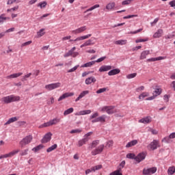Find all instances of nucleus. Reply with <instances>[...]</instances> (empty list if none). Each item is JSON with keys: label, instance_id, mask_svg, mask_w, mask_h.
Listing matches in <instances>:
<instances>
[{"label": "nucleus", "instance_id": "1", "mask_svg": "<svg viewBox=\"0 0 175 175\" xmlns=\"http://www.w3.org/2000/svg\"><path fill=\"white\" fill-rule=\"evenodd\" d=\"M20 96H15V95H10L4 96L1 99V101L3 103L8 104L12 103L13 102H18L20 101Z\"/></svg>", "mask_w": 175, "mask_h": 175}, {"label": "nucleus", "instance_id": "2", "mask_svg": "<svg viewBox=\"0 0 175 175\" xmlns=\"http://www.w3.org/2000/svg\"><path fill=\"white\" fill-rule=\"evenodd\" d=\"M32 140H33V137H32L31 135H29L25 137L23 139H21L19 142V144L21 147L23 148V147H25V146L29 144V143H31Z\"/></svg>", "mask_w": 175, "mask_h": 175}, {"label": "nucleus", "instance_id": "3", "mask_svg": "<svg viewBox=\"0 0 175 175\" xmlns=\"http://www.w3.org/2000/svg\"><path fill=\"white\" fill-rule=\"evenodd\" d=\"M59 87H61V83L57 82L45 85V90L47 91H53V90L59 88Z\"/></svg>", "mask_w": 175, "mask_h": 175}, {"label": "nucleus", "instance_id": "4", "mask_svg": "<svg viewBox=\"0 0 175 175\" xmlns=\"http://www.w3.org/2000/svg\"><path fill=\"white\" fill-rule=\"evenodd\" d=\"M157 167H152L150 168H144L142 174L144 175H151L157 173Z\"/></svg>", "mask_w": 175, "mask_h": 175}, {"label": "nucleus", "instance_id": "5", "mask_svg": "<svg viewBox=\"0 0 175 175\" xmlns=\"http://www.w3.org/2000/svg\"><path fill=\"white\" fill-rule=\"evenodd\" d=\"M158 147H161L159 145V141L157 139H153V141L148 146V148L152 150V151L157 150Z\"/></svg>", "mask_w": 175, "mask_h": 175}, {"label": "nucleus", "instance_id": "6", "mask_svg": "<svg viewBox=\"0 0 175 175\" xmlns=\"http://www.w3.org/2000/svg\"><path fill=\"white\" fill-rule=\"evenodd\" d=\"M92 39L96 40V38H92V39L86 40L83 44L80 46L81 49H83V47H87L88 46H94V44H95V42Z\"/></svg>", "mask_w": 175, "mask_h": 175}, {"label": "nucleus", "instance_id": "7", "mask_svg": "<svg viewBox=\"0 0 175 175\" xmlns=\"http://www.w3.org/2000/svg\"><path fill=\"white\" fill-rule=\"evenodd\" d=\"M104 148H105V145L101 144L98 146V148H96V149L92 151V155L95 156V155H98V154H100L103 151Z\"/></svg>", "mask_w": 175, "mask_h": 175}, {"label": "nucleus", "instance_id": "8", "mask_svg": "<svg viewBox=\"0 0 175 175\" xmlns=\"http://www.w3.org/2000/svg\"><path fill=\"white\" fill-rule=\"evenodd\" d=\"M106 118H107V116H106V115H103L95 119H93L92 120V122L93 124H94L95 122H101V123L106 122Z\"/></svg>", "mask_w": 175, "mask_h": 175}, {"label": "nucleus", "instance_id": "9", "mask_svg": "<svg viewBox=\"0 0 175 175\" xmlns=\"http://www.w3.org/2000/svg\"><path fill=\"white\" fill-rule=\"evenodd\" d=\"M144 159H146V153L144 152H141L135 156V161L138 163H140V162H142V161H144Z\"/></svg>", "mask_w": 175, "mask_h": 175}, {"label": "nucleus", "instance_id": "10", "mask_svg": "<svg viewBox=\"0 0 175 175\" xmlns=\"http://www.w3.org/2000/svg\"><path fill=\"white\" fill-rule=\"evenodd\" d=\"M85 31H87V26H83L79 27L75 30H72L71 32L72 33H74V35H78V33H82V32H84Z\"/></svg>", "mask_w": 175, "mask_h": 175}, {"label": "nucleus", "instance_id": "11", "mask_svg": "<svg viewBox=\"0 0 175 175\" xmlns=\"http://www.w3.org/2000/svg\"><path fill=\"white\" fill-rule=\"evenodd\" d=\"M91 36H92V34H87L85 36L77 37L75 40H70V42H80V40H85V39L91 38Z\"/></svg>", "mask_w": 175, "mask_h": 175}, {"label": "nucleus", "instance_id": "12", "mask_svg": "<svg viewBox=\"0 0 175 175\" xmlns=\"http://www.w3.org/2000/svg\"><path fill=\"white\" fill-rule=\"evenodd\" d=\"M51 136L53 134L51 133H47L42 139V143H49L51 140Z\"/></svg>", "mask_w": 175, "mask_h": 175}, {"label": "nucleus", "instance_id": "13", "mask_svg": "<svg viewBox=\"0 0 175 175\" xmlns=\"http://www.w3.org/2000/svg\"><path fill=\"white\" fill-rule=\"evenodd\" d=\"M73 95H75L73 92L64 93L58 98V102H61V100H64V99H66V98H69V96H73Z\"/></svg>", "mask_w": 175, "mask_h": 175}, {"label": "nucleus", "instance_id": "14", "mask_svg": "<svg viewBox=\"0 0 175 175\" xmlns=\"http://www.w3.org/2000/svg\"><path fill=\"white\" fill-rule=\"evenodd\" d=\"M92 83H96V79L94 77H90L85 81V83L87 84V85H90V84H92Z\"/></svg>", "mask_w": 175, "mask_h": 175}, {"label": "nucleus", "instance_id": "15", "mask_svg": "<svg viewBox=\"0 0 175 175\" xmlns=\"http://www.w3.org/2000/svg\"><path fill=\"white\" fill-rule=\"evenodd\" d=\"M162 59H166V57L159 56L158 57H152L150 59H148V62H155V61H161Z\"/></svg>", "mask_w": 175, "mask_h": 175}, {"label": "nucleus", "instance_id": "16", "mask_svg": "<svg viewBox=\"0 0 175 175\" xmlns=\"http://www.w3.org/2000/svg\"><path fill=\"white\" fill-rule=\"evenodd\" d=\"M139 122H141L142 124H150V122H151V117L147 116L139 120Z\"/></svg>", "mask_w": 175, "mask_h": 175}, {"label": "nucleus", "instance_id": "17", "mask_svg": "<svg viewBox=\"0 0 175 175\" xmlns=\"http://www.w3.org/2000/svg\"><path fill=\"white\" fill-rule=\"evenodd\" d=\"M137 143H139L137 139H133L126 144V148H130V147H133L134 146H136Z\"/></svg>", "mask_w": 175, "mask_h": 175}, {"label": "nucleus", "instance_id": "18", "mask_svg": "<svg viewBox=\"0 0 175 175\" xmlns=\"http://www.w3.org/2000/svg\"><path fill=\"white\" fill-rule=\"evenodd\" d=\"M163 35V30L161 29H159L157 30L156 33H154L153 38L154 39H157L158 38H161Z\"/></svg>", "mask_w": 175, "mask_h": 175}, {"label": "nucleus", "instance_id": "19", "mask_svg": "<svg viewBox=\"0 0 175 175\" xmlns=\"http://www.w3.org/2000/svg\"><path fill=\"white\" fill-rule=\"evenodd\" d=\"M49 122L51 123V126H53V125H57V124H59V122H61V118H54L53 119L50 120Z\"/></svg>", "mask_w": 175, "mask_h": 175}, {"label": "nucleus", "instance_id": "20", "mask_svg": "<svg viewBox=\"0 0 175 175\" xmlns=\"http://www.w3.org/2000/svg\"><path fill=\"white\" fill-rule=\"evenodd\" d=\"M20 76H23V72H18L12 74L10 75H8L6 77V79H17V77H20Z\"/></svg>", "mask_w": 175, "mask_h": 175}, {"label": "nucleus", "instance_id": "21", "mask_svg": "<svg viewBox=\"0 0 175 175\" xmlns=\"http://www.w3.org/2000/svg\"><path fill=\"white\" fill-rule=\"evenodd\" d=\"M121 70L119 68H115L111 70H110L108 72L109 76H116V75H118Z\"/></svg>", "mask_w": 175, "mask_h": 175}, {"label": "nucleus", "instance_id": "22", "mask_svg": "<svg viewBox=\"0 0 175 175\" xmlns=\"http://www.w3.org/2000/svg\"><path fill=\"white\" fill-rule=\"evenodd\" d=\"M111 66H102L98 70L99 72H107L109 70H111Z\"/></svg>", "mask_w": 175, "mask_h": 175}, {"label": "nucleus", "instance_id": "23", "mask_svg": "<svg viewBox=\"0 0 175 175\" xmlns=\"http://www.w3.org/2000/svg\"><path fill=\"white\" fill-rule=\"evenodd\" d=\"M150 55V51H144L141 53L140 59H146L147 58V55Z\"/></svg>", "mask_w": 175, "mask_h": 175}, {"label": "nucleus", "instance_id": "24", "mask_svg": "<svg viewBox=\"0 0 175 175\" xmlns=\"http://www.w3.org/2000/svg\"><path fill=\"white\" fill-rule=\"evenodd\" d=\"M116 8L115 2H110L106 5L107 10H113Z\"/></svg>", "mask_w": 175, "mask_h": 175}, {"label": "nucleus", "instance_id": "25", "mask_svg": "<svg viewBox=\"0 0 175 175\" xmlns=\"http://www.w3.org/2000/svg\"><path fill=\"white\" fill-rule=\"evenodd\" d=\"M88 142V141L87 140V139L82 138L81 139L78 141L77 146L78 147H83V146H84V144H86Z\"/></svg>", "mask_w": 175, "mask_h": 175}, {"label": "nucleus", "instance_id": "26", "mask_svg": "<svg viewBox=\"0 0 175 175\" xmlns=\"http://www.w3.org/2000/svg\"><path fill=\"white\" fill-rule=\"evenodd\" d=\"M44 146H43V144H40L34 148H33L31 149V151H33V152H38V151H40V150H42V148H44Z\"/></svg>", "mask_w": 175, "mask_h": 175}, {"label": "nucleus", "instance_id": "27", "mask_svg": "<svg viewBox=\"0 0 175 175\" xmlns=\"http://www.w3.org/2000/svg\"><path fill=\"white\" fill-rule=\"evenodd\" d=\"M18 118L17 117L11 118L5 123V125H9V124L16 122V121H18Z\"/></svg>", "mask_w": 175, "mask_h": 175}, {"label": "nucleus", "instance_id": "28", "mask_svg": "<svg viewBox=\"0 0 175 175\" xmlns=\"http://www.w3.org/2000/svg\"><path fill=\"white\" fill-rule=\"evenodd\" d=\"M93 65H95V62L94 61H92V62H89L88 63H85V64L82 65L81 66V68H91V66H92Z\"/></svg>", "mask_w": 175, "mask_h": 175}, {"label": "nucleus", "instance_id": "29", "mask_svg": "<svg viewBox=\"0 0 175 175\" xmlns=\"http://www.w3.org/2000/svg\"><path fill=\"white\" fill-rule=\"evenodd\" d=\"M150 94L148 92H143L139 96V99L140 100H143L144 98H147V96H149Z\"/></svg>", "mask_w": 175, "mask_h": 175}, {"label": "nucleus", "instance_id": "30", "mask_svg": "<svg viewBox=\"0 0 175 175\" xmlns=\"http://www.w3.org/2000/svg\"><path fill=\"white\" fill-rule=\"evenodd\" d=\"M174 173H175V167L174 166L170 167L167 170V174L173 175V174Z\"/></svg>", "mask_w": 175, "mask_h": 175}, {"label": "nucleus", "instance_id": "31", "mask_svg": "<svg viewBox=\"0 0 175 175\" xmlns=\"http://www.w3.org/2000/svg\"><path fill=\"white\" fill-rule=\"evenodd\" d=\"M57 147H58V145H57V144L52 145L46 150V152H51V151H54V150H55Z\"/></svg>", "mask_w": 175, "mask_h": 175}, {"label": "nucleus", "instance_id": "32", "mask_svg": "<svg viewBox=\"0 0 175 175\" xmlns=\"http://www.w3.org/2000/svg\"><path fill=\"white\" fill-rule=\"evenodd\" d=\"M45 33L44 29H41L37 32V38H42Z\"/></svg>", "mask_w": 175, "mask_h": 175}, {"label": "nucleus", "instance_id": "33", "mask_svg": "<svg viewBox=\"0 0 175 175\" xmlns=\"http://www.w3.org/2000/svg\"><path fill=\"white\" fill-rule=\"evenodd\" d=\"M115 44H120V46H124L126 44V40H119L115 42Z\"/></svg>", "mask_w": 175, "mask_h": 175}, {"label": "nucleus", "instance_id": "34", "mask_svg": "<svg viewBox=\"0 0 175 175\" xmlns=\"http://www.w3.org/2000/svg\"><path fill=\"white\" fill-rule=\"evenodd\" d=\"M18 152H20V150H12V152H10L8 153L10 155V158L14 157V155H16V154H18Z\"/></svg>", "mask_w": 175, "mask_h": 175}, {"label": "nucleus", "instance_id": "35", "mask_svg": "<svg viewBox=\"0 0 175 175\" xmlns=\"http://www.w3.org/2000/svg\"><path fill=\"white\" fill-rule=\"evenodd\" d=\"M154 96L156 97V96H158V95H161V94H162V89L161 88H157L156 89L154 92Z\"/></svg>", "mask_w": 175, "mask_h": 175}, {"label": "nucleus", "instance_id": "36", "mask_svg": "<svg viewBox=\"0 0 175 175\" xmlns=\"http://www.w3.org/2000/svg\"><path fill=\"white\" fill-rule=\"evenodd\" d=\"M98 144H99V140L98 139L94 140L90 145V148H95V147H96V146H98Z\"/></svg>", "mask_w": 175, "mask_h": 175}, {"label": "nucleus", "instance_id": "37", "mask_svg": "<svg viewBox=\"0 0 175 175\" xmlns=\"http://www.w3.org/2000/svg\"><path fill=\"white\" fill-rule=\"evenodd\" d=\"M48 126H51V124L50 123V121L40 125L39 128H47Z\"/></svg>", "mask_w": 175, "mask_h": 175}, {"label": "nucleus", "instance_id": "38", "mask_svg": "<svg viewBox=\"0 0 175 175\" xmlns=\"http://www.w3.org/2000/svg\"><path fill=\"white\" fill-rule=\"evenodd\" d=\"M99 6H100L99 4H96V5H94V6L91 7L90 8L88 9V10L85 12V13H87V12H91V11H92V10H95V9L99 8Z\"/></svg>", "mask_w": 175, "mask_h": 175}, {"label": "nucleus", "instance_id": "39", "mask_svg": "<svg viewBox=\"0 0 175 175\" xmlns=\"http://www.w3.org/2000/svg\"><path fill=\"white\" fill-rule=\"evenodd\" d=\"M126 158H128V159H135L136 158V155H135V154L133 153H129L126 154Z\"/></svg>", "mask_w": 175, "mask_h": 175}, {"label": "nucleus", "instance_id": "40", "mask_svg": "<svg viewBox=\"0 0 175 175\" xmlns=\"http://www.w3.org/2000/svg\"><path fill=\"white\" fill-rule=\"evenodd\" d=\"M91 110H84L79 112V116H85V114H90Z\"/></svg>", "mask_w": 175, "mask_h": 175}, {"label": "nucleus", "instance_id": "41", "mask_svg": "<svg viewBox=\"0 0 175 175\" xmlns=\"http://www.w3.org/2000/svg\"><path fill=\"white\" fill-rule=\"evenodd\" d=\"M38 6H40V9H43L46 8V6H47V2L43 1V2L39 3L38 4Z\"/></svg>", "mask_w": 175, "mask_h": 175}, {"label": "nucleus", "instance_id": "42", "mask_svg": "<svg viewBox=\"0 0 175 175\" xmlns=\"http://www.w3.org/2000/svg\"><path fill=\"white\" fill-rule=\"evenodd\" d=\"M113 140H109L106 142L105 147H107V148H110V147H113Z\"/></svg>", "mask_w": 175, "mask_h": 175}, {"label": "nucleus", "instance_id": "43", "mask_svg": "<svg viewBox=\"0 0 175 175\" xmlns=\"http://www.w3.org/2000/svg\"><path fill=\"white\" fill-rule=\"evenodd\" d=\"M142 42H148V38H139L135 40V43H142Z\"/></svg>", "mask_w": 175, "mask_h": 175}, {"label": "nucleus", "instance_id": "44", "mask_svg": "<svg viewBox=\"0 0 175 175\" xmlns=\"http://www.w3.org/2000/svg\"><path fill=\"white\" fill-rule=\"evenodd\" d=\"M171 138H170V135L168 136V137H164L162 140H161V142H163V143H170V142H171Z\"/></svg>", "mask_w": 175, "mask_h": 175}, {"label": "nucleus", "instance_id": "45", "mask_svg": "<svg viewBox=\"0 0 175 175\" xmlns=\"http://www.w3.org/2000/svg\"><path fill=\"white\" fill-rule=\"evenodd\" d=\"M5 20H10V18L5 17V16H3V14L0 16V23H3V21H5Z\"/></svg>", "mask_w": 175, "mask_h": 175}, {"label": "nucleus", "instance_id": "46", "mask_svg": "<svg viewBox=\"0 0 175 175\" xmlns=\"http://www.w3.org/2000/svg\"><path fill=\"white\" fill-rule=\"evenodd\" d=\"M88 94H90V91L88 90H85L82 92L80 94H79V98H84L85 95H88Z\"/></svg>", "mask_w": 175, "mask_h": 175}, {"label": "nucleus", "instance_id": "47", "mask_svg": "<svg viewBox=\"0 0 175 175\" xmlns=\"http://www.w3.org/2000/svg\"><path fill=\"white\" fill-rule=\"evenodd\" d=\"M136 76H137V74L136 72H134L126 75V79H135Z\"/></svg>", "mask_w": 175, "mask_h": 175}, {"label": "nucleus", "instance_id": "48", "mask_svg": "<svg viewBox=\"0 0 175 175\" xmlns=\"http://www.w3.org/2000/svg\"><path fill=\"white\" fill-rule=\"evenodd\" d=\"M31 76H32V73H31V72L23 76L21 79L22 81H27V79H28L29 77H31Z\"/></svg>", "mask_w": 175, "mask_h": 175}, {"label": "nucleus", "instance_id": "49", "mask_svg": "<svg viewBox=\"0 0 175 175\" xmlns=\"http://www.w3.org/2000/svg\"><path fill=\"white\" fill-rule=\"evenodd\" d=\"M101 167H102V165H98L94 167H92V170H93V172H96V170H100Z\"/></svg>", "mask_w": 175, "mask_h": 175}, {"label": "nucleus", "instance_id": "50", "mask_svg": "<svg viewBox=\"0 0 175 175\" xmlns=\"http://www.w3.org/2000/svg\"><path fill=\"white\" fill-rule=\"evenodd\" d=\"M92 135V131H90L88 133H86L84 136H83V139H86L87 141L88 142V140H90V136H91Z\"/></svg>", "mask_w": 175, "mask_h": 175}, {"label": "nucleus", "instance_id": "51", "mask_svg": "<svg viewBox=\"0 0 175 175\" xmlns=\"http://www.w3.org/2000/svg\"><path fill=\"white\" fill-rule=\"evenodd\" d=\"M70 133H71V134H73V133H81V130L79 129H73V130H71L70 131Z\"/></svg>", "mask_w": 175, "mask_h": 175}, {"label": "nucleus", "instance_id": "52", "mask_svg": "<svg viewBox=\"0 0 175 175\" xmlns=\"http://www.w3.org/2000/svg\"><path fill=\"white\" fill-rule=\"evenodd\" d=\"M16 10H18V5L15 6L10 9H8L7 12L9 13L10 12H16Z\"/></svg>", "mask_w": 175, "mask_h": 175}, {"label": "nucleus", "instance_id": "53", "mask_svg": "<svg viewBox=\"0 0 175 175\" xmlns=\"http://www.w3.org/2000/svg\"><path fill=\"white\" fill-rule=\"evenodd\" d=\"M114 106H105L103 108V110H114Z\"/></svg>", "mask_w": 175, "mask_h": 175}, {"label": "nucleus", "instance_id": "54", "mask_svg": "<svg viewBox=\"0 0 175 175\" xmlns=\"http://www.w3.org/2000/svg\"><path fill=\"white\" fill-rule=\"evenodd\" d=\"M28 149H25L22 151V152L20 153L21 157H24V155H28Z\"/></svg>", "mask_w": 175, "mask_h": 175}, {"label": "nucleus", "instance_id": "55", "mask_svg": "<svg viewBox=\"0 0 175 175\" xmlns=\"http://www.w3.org/2000/svg\"><path fill=\"white\" fill-rule=\"evenodd\" d=\"M98 116H99V114L98 113V112H96V113H93L92 116H90V120H92L94 118L95 120V118H96Z\"/></svg>", "mask_w": 175, "mask_h": 175}, {"label": "nucleus", "instance_id": "56", "mask_svg": "<svg viewBox=\"0 0 175 175\" xmlns=\"http://www.w3.org/2000/svg\"><path fill=\"white\" fill-rule=\"evenodd\" d=\"M31 43H32V41H31V40L24 42L21 44V47H25V46H29V44H31Z\"/></svg>", "mask_w": 175, "mask_h": 175}, {"label": "nucleus", "instance_id": "57", "mask_svg": "<svg viewBox=\"0 0 175 175\" xmlns=\"http://www.w3.org/2000/svg\"><path fill=\"white\" fill-rule=\"evenodd\" d=\"M70 55H73V53L70 51H69L64 55V58H66L68 57H70Z\"/></svg>", "mask_w": 175, "mask_h": 175}, {"label": "nucleus", "instance_id": "58", "mask_svg": "<svg viewBox=\"0 0 175 175\" xmlns=\"http://www.w3.org/2000/svg\"><path fill=\"white\" fill-rule=\"evenodd\" d=\"M132 2V0H125L122 2V5H129Z\"/></svg>", "mask_w": 175, "mask_h": 175}, {"label": "nucleus", "instance_id": "59", "mask_svg": "<svg viewBox=\"0 0 175 175\" xmlns=\"http://www.w3.org/2000/svg\"><path fill=\"white\" fill-rule=\"evenodd\" d=\"M106 58V56L100 57L99 59H98L97 60L94 61L95 63H99V62H102L103 61H105V59Z\"/></svg>", "mask_w": 175, "mask_h": 175}, {"label": "nucleus", "instance_id": "60", "mask_svg": "<svg viewBox=\"0 0 175 175\" xmlns=\"http://www.w3.org/2000/svg\"><path fill=\"white\" fill-rule=\"evenodd\" d=\"M77 68H79V66H75L74 68L70 69L68 72L72 73V72H75V70H77Z\"/></svg>", "mask_w": 175, "mask_h": 175}, {"label": "nucleus", "instance_id": "61", "mask_svg": "<svg viewBox=\"0 0 175 175\" xmlns=\"http://www.w3.org/2000/svg\"><path fill=\"white\" fill-rule=\"evenodd\" d=\"M106 91V88H100L98 90L96 91V94H102V92H105Z\"/></svg>", "mask_w": 175, "mask_h": 175}, {"label": "nucleus", "instance_id": "62", "mask_svg": "<svg viewBox=\"0 0 175 175\" xmlns=\"http://www.w3.org/2000/svg\"><path fill=\"white\" fill-rule=\"evenodd\" d=\"M71 113H73V110H66L64 113V115L68 116V114H71Z\"/></svg>", "mask_w": 175, "mask_h": 175}, {"label": "nucleus", "instance_id": "63", "mask_svg": "<svg viewBox=\"0 0 175 175\" xmlns=\"http://www.w3.org/2000/svg\"><path fill=\"white\" fill-rule=\"evenodd\" d=\"M174 34H170L165 36V39H172V38H174Z\"/></svg>", "mask_w": 175, "mask_h": 175}, {"label": "nucleus", "instance_id": "64", "mask_svg": "<svg viewBox=\"0 0 175 175\" xmlns=\"http://www.w3.org/2000/svg\"><path fill=\"white\" fill-rule=\"evenodd\" d=\"M169 5L171 6V8H174L175 7V0L170 1Z\"/></svg>", "mask_w": 175, "mask_h": 175}]
</instances>
